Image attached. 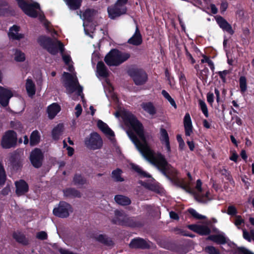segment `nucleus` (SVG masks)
<instances>
[{
  "label": "nucleus",
  "instance_id": "2f4dec72",
  "mask_svg": "<svg viewBox=\"0 0 254 254\" xmlns=\"http://www.w3.org/2000/svg\"><path fill=\"white\" fill-rule=\"evenodd\" d=\"M105 92L108 97H111L114 99L116 98V95L113 93L114 88L111 84L106 79L105 82L103 83Z\"/></svg>",
  "mask_w": 254,
  "mask_h": 254
},
{
  "label": "nucleus",
  "instance_id": "052dcab7",
  "mask_svg": "<svg viewBox=\"0 0 254 254\" xmlns=\"http://www.w3.org/2000/svg\"><path fill=\"white\" fill-rule=\"evenodd\" d=\"M210 9L211 10V12L213 14H216L218 12L217 8L216 7L215 4H211L210 5Z\"/></svg>",
  "mask_w": 254,
  "mask_h": 254
},
{
  "label": "nucleus",
  "instance_id": "79ce46f5",
  "mask_svg": "<svg viewBox=\"0 0 254 254\" xmlns=\"http://www.w3.org/2000/svg\"><path fill=\"white\" fill-rule=\"evenodd\" d=\"M14 59L17 62H23L25 59V55L21 51L16 50L14 54Z\"/></svg>",
  "mask_w": 254,
  "mask_h": 254
},
{
  "label": "nucleus",
  "instance_id": "dca6fc26",
  "mask_svg": "<svg viewBox=\"0 0 254 254\" xmlns=\"http://www.w3.org/2000/svg\"><path fill=\"white\" fill-rule=\"evenodd\" d=\"M141 107L144 112L149 115L152 118L155 117L157 110L153 103L151 102H143Z\"/></svg>",
  "mask_w": 254,
  "mask_h": 254
},
{
  "label": "nucleus",
  "instance_id": "8fccbe9b",
  "mask_svg": "<svg viewBox=\"0 0 254 254\" xmlns=\"http://www.w3.org/2000/svg\"><path fill=\"white\" fill-rule=\"evenodd\" d=\"M227 213L232 216H236L237 213V210L234 206L230 205L228 207Z\"/></svg>",
  "mask_w": 254,
  "mask_h": 254
},
{
  "label": "nucleus",
  "instance_id": "6e6552de",
  "mask_svg": "<svg viewBox=\"0 0 254 254\" xmlns=\"http://www.w3.org/2000/svg\"><path fill=\"white\" fill-rule=\"evenodd\" d=\"M103 142L100 135L96 132L91 133L85 139V144L89 149L96 150L100 148Z\"/></svg>",
  "mask_w": 254,
  "mask_h": 254
},
{
  "label": "nucleus",
  "instance_id": "cd10ccee",
  "mask_svg": "<svg viewBox=\"0 0 254 254\" xmlns=\"http://www.w3.org/2000/svg\"><path fill=\"white\" fill-rule=\"evenodd\" d=\"M94 238L98 242L102 243L107 246H111L113 245L112 240L105 235H96L95 236Z\"/></svg>",
  "mask_w": 254,
  "mask_h": 254
},
{
  "label": "nucleus",
  "instance_id": "f8f14e48",
  "mask_svg": "<svg viewBox=\"0 0 254 254\" xmlns=\"http://www.w3.org/2000/svg\"><path fill=\"white\" fill-rule=\"evenodd\" d=\"M43 155L41 150L39 148H35L31 152L30 159L32 164L35 168H39L42 165Z\"/></svg>",
  "mask_w": 254,
  "mask_h": 254
},
{
  "label": "nucleus",
  "instance_id": "f3484780",
  "mask_svg": "<svg viewBox=\"0 0 254 254\" xmlns=\"http://www.w3.org/2000/svg\"><path fill=\"white\" fill-rule=\"evenodd\" d=\"M183 123L185 128V135L188 136H190L193 133V126L190 116L188 113L185 114Z\"/></svg>",
  "mask_w": 254,
  "mask_h": 254
},
{
  "label": "nucleus",
  "instance_id": "f257e3e1",
  "mask_svg": "<svg viewBox=\"0 0 254 254\" xmlns=\"http://www.w3.org/2000/svg\"><path fill=\"white\" fill-rule=\"evenodd\" d=\"M115 116L117 118L120 116L122 118L125 125L128 128L127 134L146 160L160 169L165 175L168 173L169 180L186 191L193 193L198 201L205 203L211 199L209 190L202 189L200 180H197L195 190L190 187L192 179L190 173H188L189 181L176 177L177 170L170 167L163 154L155 152L150 149L146 142L142 124L130 112L120 108L115 113Z\"/></svg>",
  "mask_w": 254,
  "mask_h": 254
},
{
  "label": "nucleus",
  "instance_id": "49530a36",
  "mask_svg": "<svg viewBox=\"0 0 254 254\" xmlns=\"http://www.w3.org/2000/svg\"><path fill=\"white\" fill-rule=\"evenodd\" d=\"M240 87L242 93H244L247 90V80L244 76L240 78Z\"/></svg>",
  "mask_w": 254,
  "mask_h": 254
},
{
  "label": "nucleus",
  "instance_id": "393cba45",
  "mask_svg": "<svg viewBox=\"0 0 254 254\" xmlns=\"http://www.w3.org/2000/svg\"><path fill=\"white\" fill-rule=\"evenodd\" d=\"M130 247L132 248H146L149 247L147 243L140 238H136L132 240L130 243Z\"/></svg>",
  "mask_w": 254,
  "mask_h": 254
},
{
  "label": "nucleus",
  "instance_id": "09e8293b",
  "mask_svg": "<svg viewBox=\"0 0 254 254\" xmlns=\"http://www.w3.org/2000/svg\"><path fill=\"white\" fill-rule=\"evenodd\" d=\"M244 221L240 215H236L234 220L235 225L239 228L240 226L244 224Z\"/></svg>",
  "mask_w": 254,
  "mask_h": 254
},
{
  "label": "nucleus",
  "instance_id": "ddd939ff",
  "mask_svg": "<svg viewBox=\"0 0 254 254\" xmlns=\"http://www.w3.org/2000/svg\"><path fill=\"white\" fill-rule=\"evenodd\" d=\"M12 96L13 94L11 90L0 86V104L2 106H6L8 104L9 99Z\"/></svg>",
  "mask_w": 254,
  "mask_h": 254
},
{
  "label": "nucleus",
  "instance_id": "864d4df0",
  "mask_svg": "<svg viewBox=\"0 0 254 254\" xmlns=\"http://www.w3.org/2000/svg\"><path fill=\"white\" fill-rule=\"evenodd\" d=\"M36 237L40 240H45L47 239V235L46 232L41 231L37 234Z\"/></svg>",
  "mask_w": 254,
  "mask_h": 254
},
{
  "label": "nucleus",
  "instance_id": "c756f323",
  "mask_svg": "<svg viewBox=\"0 0 254 254\" xmlns=\"http://www.w3.org/2000/svg\"><path fill=\"white\" fill-rule=\"evenodd\" d=\"M217 244H223L226 243V239L223 233L209 236L208 238Z\"/></svg>",
  "mask_w": 254,
  "mask_h": 254
},
{
  "label": "nucleus",
  "instance_id": "e433bc0d",
  "mask_svg": "<svg viewBox=\"0 0 254 254\" xmlns=\"http://www.w3.org/2000/svg\"><path fill=\"white\" fill-rule=\"evenodd\" d=\"M122 171L121 169H117L112 173V178L116 182H123L124 179L122 177Z\"/></svg>",
  "mask_w": 254,
  "mask_h": 254
},
{
  "label": "nucleus",
  "instance_id": "680f3d73",
  "mask_svg": "<svg viewBox=\"0 0 254 254\" xmlns=\"http://www.w3.org/2000/svg\"><path fill=\"white\" fill-rule=\"evenodd\" d=\"M186 55L187 57L189 59V60L190 61L191 64H194L195 63V60L193 58L191 55L189 53L188 51L186 52Z\"/></svg>",
  "mask_w": 254,
  "mask_h": 254
},
{
  "label": "nucleus",
  "instance_id": "f03ea898",
  "mask_svg": "<svg viewBox=\"0 0 254 254\" xmlns=\"http://www.w3.org/2000/svg\"><path fill=\"white\" fill-rule=\"evenodd\" d=\"M54 34H57L55 31L52 34L53 37V39L46 36H41L39 38L38 42L41 46L52 55H56L60 51L64 62L67 66V69L70 72H72L74 68L71 57L68 53H64V45L55 38Z\"/></svg>",
  "mask_w": 254,
  "mask_h": 254
},
{
  "label": "nucleus",
  "instance_id": "0eeeda50",
  "mask_svg": "<svg viewBox=\"0 0 254 254\" xmlns=\"http://www.w3.org/2000/svg\"><path fill=\"white\" fill-rule=\"evenodd\" d=\"M94 14L95 11L92 9H87L84 12L82 15L80 14V18H82L83 21L85 33L91 38H93V35L91 33H93L95 27L92 26L91 21Z\"/></svg>",
  "mask_w": 254,
  "mask_h": 254
},
{
  "label": "nucleus",
  "instance_id": "f704fd0d",
  "mask_svg": "<svg viewBox=\"0 0 254 254\" xmlns=\"http://www.w3.org/2000/svg\"><path fill=\"white\" fill-rule=\"evenodd\" d=\"M131 168L135 171L142 178H151L150 175L147 172L144 171L139 166L134 164H130Z\"/></svg>",
  "mask_w": 254,
  "mask_h": 254
},
{
  "label": "nucleus",
  "instance_id": "72a5a7b5",
  "mask_svg": "<svg viewBox=\"0 0 254 254\" xmlns=\"http://www.w3.org/2000/svg\"><path fill=\"white\" fill-rule=\"evenodd\" d=\"M140 184H141L142 186H144L148 189L157 193H161L162 192V189L159 186L155 184L147 183L145 182H143L142 181H140Z\"/></svg>",
  "mask_w": 254,
  "mask_h": 254
},
{
  "label": "nucleus",
  "instance_id": "a211bd4d",
  "mask_svg": "<svg viewBox=\"0 0 254 254\" xmlns=\"http://www.w3.org/2000/svg\"><path fill=\"white\" fill-rule=\"evenodd\" d=\"M188 227L191 230L201 235H206L210 233V229L205 225H190Z\"/></svg>",
  "mask_w": 254,
  "mask_h": 254
},
{
  "label": "nucleus",
  "instance_id": "a18cd8bd",
  "mask_svg": "<svg viewBox=\"0 0 254 254\" xmlns=\"http://www.w3.org/2000/svg\"><path fill=\"white\" fill-rule=\"evenodd\" d=\"M6 175L3 166L0 162V186L3 185L5 181Z\"/></svg>",
  "mask_w": 254,
  "mask_h": 254
},
{
  "label": "nucleus",
  "instance_id": "a19ab883",
  "mask_svg": "<svg viewBox=\"0 0 254 254\" xmlns=\"http://www.w3.org/2000/svg\"><path fill=\"white\" fill-rule=\"evenodd\" d=\"M162 95L163 97L167 100L170 104L174 107L175 109L177 108V105L174 100L171 97L169 94L165 90H163L161 92Z\"/></svg>",
  "mask_w": 254,
  "mask_h": 254
},
{
  "label": "nucleus",
  "instance_id": "c9c22d12",
  "mask_svg": "<svg viewBox=\"0 0 254 254\" xmlns=\"http://www.w3.org/2000/svg\"><path fill=\"white\" fill-rule=\"evenodd\" d=\"M64 1L69 9L71 10L78 9L81 3V0H64Z\"/></svg>",
  "mask_w": 254,
  "mask_h": 254
},
{
  "label": "nucleus",
  "instance_id": "37998d69",
  "mask_svg": "<svg viewBox=\"0 0 254 254\" xmlns=\"http://www.w3.org/2000/svg\"><path fill=\"white\" fill-rule=\"evenodd\" d=\"M199 107L202 111L203 114L204 116L207 118L208 117V112L207 110V107L206 104L203 100H199L198 101Z\"/></svg>",
  "mask_w": 254,
  "mask_h": 254
},
{
  "label": "nucleus",
  "instance_id": "4be33fe9",
  "mask_svg": "<svg viewBox=\"0 0 254 254\" xmlns=\"http://www.w3.org/2000/svg\"><path fill=\"white\" fill-rule=\"evenodd\" d=\"M25 88L28 95L32 97L36 92V86L34 81L29 78L26 80Z\"/></svg>",
  "mask_w": 254,
  "mask_h": 254
},
{
  "label": "nucleus",
  "instance_id": "338daca9",
  "mask_svg": "<svg viewBox=\"0 0 254 254\" xmlns=\"http://www.w3.org/2000/svg\"><path fill=\"white\" fill-rule=\"evenodd\" d=\"M203 125L204 127L206 128H209L210 127V124L206 120H203Z\"/></svg>",
  "mask_w": 254,
  "mask_h": 254
},
{
  "label": "nucleus",
  "instance_id": "e2e57ef3",
  "mask_svg": "<svg viewBox=\"0 0 254 254\" xmlns=\"http://www.w3.org/2000/svg\"><path fill=\"white\" fill-rule=\"evenodd\" d=\"M170 216L171 218L177 220L179 218V217H178L177 214L173 211H171L170 212Z\"/></svg>",
  "mask_w": 254,
  "mask_h": 254
},
{
  "label": "nucleus",
  "instance_id": "c85d7f7f",
  "mask_svg": "<svg viewBox=\"0 0 254 254\" xmlns=\"http://www.w3.org/2000/svg\"><path fill=\"white\" fill-rule=\"evenodd\" d=\"M64 129V126L63 124H60L55 127L52 130V136L54 140L59 139L61 135L62 134Z\"/></svg>",
  "mask_w": 254,
  "mask_h": 254
},
{
  "label": "nucleus",
  "instance_id": "4c0bfd02",
  "mask_svg": "<svg viewBox=\"0 0 254 254\" xmlns=\"http://www.w3.org/2000/svg\"><path fill=\"white\" fill-rule=\"evenodd\" d=\"M64 195L66 196L79 197L80 192L74 189H67L64 191Z\"/></svg>",
  "mask_w": 254,
  "mask_h": 254
},
{
  "label": "nucleus",
  "instance_id": "6ab92c4d",
  "mask_svg": "<svg viewBox=\"0 0 254 254\" xmlns=\"http://www.w3.org/2000/svg\"><path fill=\"white\" fill-rule=\"evenodd\" d=\"M16 193L17 195H24L28 191L29 187L27 184L23 180H19L15 183Z\"/></svg>",
  "mask_w": 254,
  "mask_h": 254
},
{
  "label": "nucleus",
  "instance_id": "2eb2a0df",
  "mask_svg": "<svg viewBox=\"0 0 254 254\" xmlns=\"http://www.w3.org/2000/svg\"><path fill=\"white\" fill-rule=\"evenodd\" d=\"M160 139L162 144L164 146V150L168 154L171 151L169 137L166 130L164 128H161L160 130Z\"/></svg>",
  "mask_w": 254,
  "mask_h": 254
},
{
  "label": "nucleus",
  "instance_id": "412c9836",
  "mask_svg": "<svg viewBox=\"0 0 254 254\" xmlns=\"http://www.w3.org/2000/svg\"><path fill=\"white\" fill-rule=\"evenodd\" d=\"M216 20L220 27L224 31H227L230 34H233L234 32L231 26L222 17L217 16L216 18Z\"/></svg>",
  "mask_w": 254,
  "mask_h": 254
},
{
  "label": "nucleus",
  "instance_id": "58836bf2",
  "mask_svg": "<svg viewBox=\"0 0 254 254\" xmlns=\"http://www.w3.org/2000/svg\"><path fill=\"white\" fill-rule=\"evenodd\" d=\"M13 238L19 243L26 245L27 244V240L25 236L20 232H15L13 234Z\"/></svg>",
  "mask_w": 254,
  "mask_h": 254
},
{
  "label": "nucleus",
  "instance_id": "c03bdc74",
  "mask_svg": "<svg viewBox=\"0 0 254 254\" xmlns=\"http://www.w3.org/2000/svg\"><path fill=\"white\" fill-rule=\"evenodd\" d=\"M243 237L245 239L247 240L249 242H251L252 240L254 241V230H251L250 233H249L246 230H244Z\"/></svg>",
  "mask_w": 254,
  "mask_h": 254
},
{
  "label": "nucleus",
  "instance_id": "0e129e2a",
  "mask_svg": "<svg viewBox=\"0 0 254 254\" xmlns=\"http://www.w3.org/2000/svg\"><path fill=\"white\" fill-rule=\"evenodd\" d=\"M238 157V155L235 153H233L231 156L230 157V159L234 162H237Z\"/></svg>",
  "mask_w": 254,
  "mask_h": 254
},
{
  "label": "nucleus",
  "instance_id": "4d7b16f0",
  "mask_svg": "<svg viewBox=\"0 0 254 254\" xmlns=\"http://www.w3.org/2000/svg\"><path fill=\"white\" fill-rule=\"evenodd\" d=\"M207 101L210 105L212 104L214 101V95L212 93H208L207 94Z\"/></svg>",
  "mask_w": 254,
  "mask_h": 254
},
{
  "label": "nucleus",
  "instance_id": "3c124183",
  "mask_svg": "<svg viewBox=\"0 0 254 254\" xmlns=\"http://www.w3.org/2000/svg\"><path fill=\"white\" fill-rule=\"evenodd\" d=\"M11 127L19 131H22V125L18 121H12L11 122Z\"/></svg>",
  "mask_w": 254,
  "mask_h": 254
},
{
  "label": "nucleus",
  "instance_id": "9b49d317",
  "mask_svg": "<svg viewBox=\"0 0 254 254\" xmlns=\"http://www.w3.org/2000/svg\"><path fill=\"white\" fill-rule=\"evenodd\" d=\"M130 74L136 85H142L145 83L147 80V75L142 70H133L130 71Z\"/></svg>",
  "mask_w": 254,
  "mask_h": 254
},
{
  "label": "nucleus",
  "instance_id": "423d86ee",
  "mask_svg": "<svg viewBox=\"0 0 254 254\" xmlns=\"http://www.w3.org/2000/svg\"><path fill=\"white\" fill-rule=\"evenodd\" d=\"M127 1L128 0H117L114 5L109 7L108 12L109 17L115 19L126 14L127 10L126 4Z\"/></svg>",
  "mask_w": 254,
  "mask_h": 254
},
{
  "label": "nucleus",
  "instance_id": "bf43d9fd",
  "mask_svg": "<svg viewBox=\"0 0 254 254\" xmlns=\"http://www.w3.org/2000/svg\"><path fill=\"white\" fill-rule=\"evenodd\" d=\"M179 78L180 82L182 84H184L186 82V78L185 75L183 73H181L179 76Z\"/></svg>",
  "mask_w": 254,
  "mask_h": 254
},
{
  "label": "nucleus",
  "instance_id": "de8ad7c7",
  "mask_svg": "<svg viewBox=\"0 0 254 254\" xmlns=\"http://www.w3.org/2000/svg\"><path fill=\"white\" fill-rule=\"evenodd\" d=\"M205 252L209 254H219V252L213 246H207L205 248Z\"/></svg>",
  "mask_w": 254,
  "mask_h": 254
},
{
  "label": "nucleus",
  "instance_id": "20e7f679",
  "mask_svg": "<svg viewBox=\"0 0 254 254\" xmlns=\"http://www.w3.org/2000/svg\"><path fill=\"white\" fill-rule=\"evenodd\" d=\"M73 71L71 72V73L65 72L64 73L63 77L64 78V86L68 94H71L75 92L78 96H81V98H83V96H82V87L79 85L76 73L74 72Z\"/></svg>",
  "mask_w": 254,
  "mask_h": 254
},
{
  "label": "nucleus",
  "instance_id": "13d9d810",
  "mask_svg": "<svg viewBox=\"0 0 254 254\" xmlns=\"http://www.w3.org/2000/svg\"><path fill=\"white\" fill-rule=\"evenodd\" d=\"M228 7V3L226 1H223L220 6V10L222 12H224Z\"/></svg>",
  "mask_w": 254,
  "mask_h": 254
},
{
  "label": "nucleus",
  "instance_id": "a878e982",
  "mask_svg": "<svg viewBox=\"0 0 254 254\" xmlns=\"http://www.w3.org/2000/svg\"><path fill=\"white\" fill-rule=\"evenodd\" d=\"M128 43L133 45H139L142 43V37L138 27L136 26L135 32L128 40Z\"/></svg>",
  "mask_w": 254,
  "mask_h": 254
},
{
  "label": "nucleus",
  "instance_id": "9d476101",
  "mask_svg": "<svg viewBox=\"0 0 254 254\" xmlns=\"http://www.w3.org/2000/svg\"><path fill=\"white\" fill-rule=\"evenodd\" d=\"M16 134L12 130H8L3 135L1 140L3 148H9L12 147L16 142Z\"/></svg>",
  "mask_w": 254,
  "mask_h": 254
},
{
  "label": "nucleus",
  "instance_id": "aec40b11",
  "mask_svg": "<svg viewBox=\"0 0 254 254\" xmlns=\"http://www.w3.org/2000/svg\"><path fill=\"white\" fill-rule=\"evenodd\" d=\"M97 125L100 129L111 140L114 136V132L109 127L108 125L101 120L98 121Z\"/></svg>",
  "mask_w": 254,
  "mask_h": 254
},
{
  "label": "nucleus",
  "instance_id": "7ed1b4c3",
  "mask_svg": "<svg viewBox=\"0 0 254 254\" xmlns=\"http://www.w3.org/2000/svg\"><path fill=\"white\" fill-rule=\"evenodd\" d=\"M19 7L28 16L31 17H39L42 21L44 16L42 13L39 3L32 1V0H16Z\"/></svg>",
  "mask_w": 254,
  "mask_h": 254
},
{
  "label": "nucleus",
  "instance_id": "bb28decb",
  "mask_svg": "<svg viewBox=\"0 0 254 254\" xmlns=\"http://www.w3.org/2000/svg\"><path fill=\"white\" fill-rule=\"evenodd\" d=\"M97 75L98 77L106 78L109 75V72L104 63L98 62L97 65Z\"/></svg>",
  "mask_w": 254,
  "mask_h": 254
},
{
  "label": "nucleus",
  "instance_id": "b1692460",
  "mask_svg": "<svg viewBox=\"0 0 254 254\" xmlns=\"http://www.w3.org/2000/svg\"><path fill=\"white\" fill-rule=\"evenodd\" d=\"M61 107L57 103H53L48 106L47 108V113L48 117L50 119H53L60 111Z\"/></svg>",
  "mask_w": 254,
  "mask_h": 254
},
{
  "label": "nucleus",
  "instance_id": "6e6d98bb",
  "mask_svg": "<svg viewBox=\"0 0 254 254\" xmlns=\"http://www.w3.org/2000/svg\"><path fill=\"white\" fill-rule=\"evenodd\" d=\"M75 115L76 117H78L81 115L82 111L81 105L80 104L77 105L75 107Z\"/></svg>",
  "mask_w": 254,
  "mask_h": 254
},
{
  "label": "nucleus",
  "instance_id": "39448f33",
  "mask_svg": "<svg viewBox=\"0 0 254 254\" xmlns=\"http://www.w3.org/2000/svg\"><path fill=\"white\" fill-rule=\"evenodd\" d=\"M129 55L117 50H113L105 57V61L110 66H117L127 60Z\"/></svg>",
  "mask_w": 254,
  "mask_h": 254
},
{
  "label": "nucleus",
  "instance_id": "5fc2aeb1",
  "mask_svg": "<svg viewBox=\"0 0 254 254\" xmlns=\"http://www.w3.org/2000/svg\"><path fill=\"white\" fill-rule=\"evenodd\" d=\"M228 71L227 70L218 72V74L223 82H225L226 75L228 73Z\"/></svg>",
  "mask_w": 254,
  "mask_h": 254
},
{
  "label": "nucleus",
  "instance_id": "7c9ffc66",
  "mask_svg": "<svg viewBox=\"0 0 254 254\" xmlns=\"http://www.w3.org/2000/svg\"><path fill=\"white\" fill-rule=\"evenodd\" d=\"M115 201L121 205H127L131 203V200L127 196L122 195H117L115 196Z\"/></svg>",
  "mask_w": 254,
  "mask_h": 254
},
{
  "label": "nucleus",
  "instance_id": "5701e85b",
  "mask_svg": "<svg viewBox=\"0 0 254 254\" xmlns=\"http://www.w3.org/2000/svg\"><path fill=\"white\" fill-rule=\"evenodd\" d=\"M19 27L14 25L9 29L8 36L10 39L20 40L24 37V35L19 33Z\"/></svg>",
  "mask_w": 254,
  "mask_h": 254
},
{
  "label": "nucleus",
  "instance_id": "4468645a",
  "mask_svg": "<svg viewBox=\"0 0 254 254\" xmlns=\"http://www.w3.org/2000/svg\"><path fill=\"white\" fill-rule=\"evenodd\" d=\"M129 218L122 211L116 210L115 211V218L113 221L115 224L121 225H128Z\"/></svg>",
  "mask_w": 254,
  "mask_h": 254
},
{
  "label": "nucleus",
  "instance_id": "603ef678",
  "mask_svg": "<svg viewBox=\"0 0 254 254\" xmlns=\"http://www.w3.org/2000/svg\"><path fill=\"white\" fill-rule=\"evenodd\" d=\"M190 213L196 218L201 219L205 218L204 216L198 214L195 210L193 209H189Z\"/></svg>",
  "mask_w": 254,
  "mask_h": 254
},
{
  "label": "nucleus",
  "instance_id": "ea45409f",
  "mask_svg": "<svg viewBox=\"0 0 254 254\" xmlns=\"http://www.w3.org/2000/svg\"><path fill=\"white\" fill-rule=\"evenodd\" d=\"M73 181L75 185L80 186L85 183L86 180L80 174H76L73 178Z\"/></svg>",
  "mask_w": 254,
  "mask_h": 254
},
{
  "label": "nucleus",
  "instance_id": "473e14b6",
  "mask_svg": "<svg viewBox=\"0 0 254 254\" xmlns=\"http://www.w3.org/2000/svg\"><path fill=\"white\" fill-rule=\"evenodd\" d=\"M40 133L38 130L33 131L30 135V144L31 146L37 144L40 140Z\"/></svg>",
  "mask_w": 254,
  "mask_h": 254
},
{
  "label": "nucleus",
  "instance_id": "1a4fd4ad",
  "mask_svg": "<svg viewBox=\"0 0 254 254\" xmlns=\"http://www.w3.org/2000/svg\"><path fill=\"white\" fill-rule=\"evenodd\" d=\"M72 212L71 206L67 203L62 201L59 203V206L53 210L54 214L61 218L68 217L69 213Z\"/></svg>",
  "mask_w": 254,
  "mask_h": 254
},
{
  "label": "nucleus",
  "instance_id": "69168bd1",
  "mask_svg": "<svg viewBox=\"0 0 254 254\" xmlns=\"http://www.w3.org/2000/svg\"><path fill=\"white\" fill-rule=\"evenodd\" d=\"M98 58V57L97 54L94 53L92 55V62L93 64H95V62L97 60Z\"/></svg>",
  "mask_w": 254,
  "mask_h": 254
},
{
  "label": "nucleus",
  "instance_id": "774afa93",
  "mask_svg": "<svg viewBox=\"0 0 254 254\" xmlns=\"http://www.w3.org/2000/svg\"><path fill=\"white\" fill-rule=\"evenodd\" d=\"M68 155L70 156H72L73 154L74 150L72 147H67Z\"/></svg>",
  "mask_w": 254,
  "mask_h": 254
}]
</instances>
